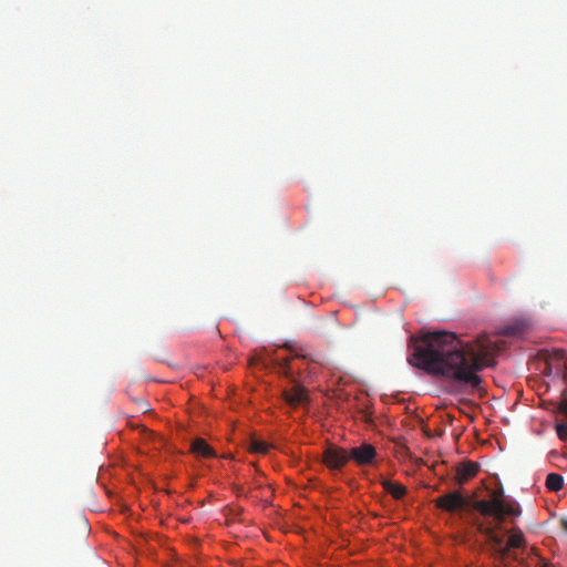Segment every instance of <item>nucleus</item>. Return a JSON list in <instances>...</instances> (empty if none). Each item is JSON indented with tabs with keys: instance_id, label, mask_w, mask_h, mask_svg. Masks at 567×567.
<instances>
[{
	"instance_id": "f03ea898",
	"label": "nucleus",
	"mask_w": 567,
	"mask_h": 567,
	"mask_svg": "<svg viewBox=\"0 0 567 567\" xmlns=\"http://www.w3.org/2000/svg\"><path fill=\"white\" fill-rule=\"evenodd\" d=\"M473 508L485 517H493L494 524H477V529L486 536L492 551L502 548L504 538L496 533L506 516L517 517L522 514L519 505L503 498L502 493L494 492L489 499H480L473 504Z\"/></svg>"
},
{
	"instance_id": "6ab92c4d",
	"label": "nucleus",
	"mask_w": 567,
	"mask_h": 567,
	"mask_svg": "<svg viewBox=\"0 0 567 567\" xmlns=\"http://www.w3.org/2000/svg\"><path fill=\"white\" fill-rule=\"evenodd\" d=\"M551 371V368L549 364H546L545 373L549 374Z\"/></svg>"
},
{
	"instance_id": "1a4fd4ad",
	"label": "nucleus",
	"mask_w": 567,
	"mask_h": 567,
	"mask_svg": "<svg viewBox=\"0 0 567 567\" xmlns=\"http://www.w3.org/2000/svg\"><path fill=\"white\" fill-rule=\"evenodd\" d=\"M381 484L384 491L391 494L395 499H401L406 495V487L400 483L383 480Z\"/></svg>"
},
{
	"instance_id": "39448f33",
	"label": "nucleus",
	"mask_w": 567,
	"mask_h": 567,
	"mask_svg": "<svg viewBox=\"0 0 567 567\" xmlns=\"http://www.w3.org/2000/svg\"><path fill=\"white\" fill-rule=\"evenodd\" d=\"M349 457L358 466H371L375 463L378 452L370 443H362L359 446L349 449Z\"/></svg>"
},
{
	"instance_id": "6e6552de",
	"label": "nucleus",
	"mask_w": 567,
	"mask_h": 567,
	"mask_svg": "<svg viewBox=\"0 0 567 567\" xmlns=\"http://www.w3.org/2000/svg\"><path fill=\"white\" fill-rule=\"evenodd\" d=\"M190 453L197 457H214L216 456L214 450L207 444L204 439H194L190 444Z\"/></svg>"
},
{
	"instance_id": "20e7f679",
	"label": "nucleus",
	"mask_w": 567,
	"mask_h": 567,
	"mask_svg": "<svg viewBox=\"0 0 567 567\" xmlns=\"http://www.w3.org/2000/svg\"><path fill=\"white\" fill-rule=\"evenodd\" d=\"M324 465L332 472H340L350 461L349 450L330 444L322 453Z\"/></svg>"
},
{
	"instance_id": "aec40b11",
	"label": "nucleus",
	"mask_w": 567,
	"mask_h": 567,
	"mask_svg": "<svg viewBox=\"0 0 567 567\" xmlns=\"http://www.w3.org/2000/svg\"><path fill=\"white\" fill-rule=\"evenodd\" d=\"M543 567H548V566L546 564H544Z\"/></svg>"
},
{
	"instance_id": "a211bd4d",
	"label": "nucleus",
	"mask_w": 567,
	"mask_h": 567,
	"mask_svg": "<svg viewBox=\"0 0 567 567\" xmlns=\"http://www.w3.org/2000/svg\"><path fill=\"white\" fill-rule=\"evenodd\" d=\"M560 524H561V526H563L564 530H566V532H567V518H563V519L560 520Z\"/></svg>"
},
{
	"instance_id": "dca6fc26",
	"label": "nucleus",
	"mask_w": 567,
	"mask_h": 567,
	"mask_svg": "<svg viewBox=\"0 0 567 567\" xmlns=\"http://www.w3.org/2000/svg\"><path fill=\"white\" fill-rule=\"evenodd\" d=\"M138 411L146 412L148 410V403L143 398L134 399Z\"/></svg>"
},
{
	"instance_id": "7ed1b4c3",
	"label": "nucleus",
	"mask_w": 567,
	"mask_h": 567,
	"mask_svg": "<svg viewBox=\"0 0 567 567\" xmlns=\"http://www.w3.org/2000/svg\"><path fill=\"white\" fill-rule=\"evenodd\" d=\"M278 365L280 372L295 382L290 390L284 391L286 402L292 406L305 403L308 400L307 390L300 383L296 382L295 369L292 367L291 359H282L278 362Z\"/></svg>"
},
{
	"instance_id": "ddd939ff",
	"label": "nucleus",
	"mask_w": 567,
	"mask_h": 567,
	"mask_svg": "<svg viewBox=\"0 0 567 567\" xmlns=\"http://www.w3.org/2000/svg\"><path fill=\"white\" fill-rule=\"evenodd\" d=\"M269 449H270V445H269V444H267V443H266V442H264V441H260V440H256V439H255V440H252V441L250 442V450H251V452H254V453L262 454V455H264V454H267V453H268Z\"/></svg>"
},
{
	"instance_id": "f3484780",
	"label": "nucleus",
	"mask_w": 567,
	"mask_h": 567,
	"mask_svg": "<svg viewBox=\"0 0 567 567\" xmlns=\"http://www.w3.org/2000/svg\"><path fill=\"white\" fill-rule=\"evenodd\" d=\"M556 411L567 416V399H564L561 402L557 404Z\"/></svg>"
},
{
	"instance_id": "0eeeda50",
	"label": "nucleus",
	"mask_w": 567,
	"mask_h": 567,
	"mask_svg": "<svg viewBox=\"0 0 567 567\" xmlns=\"http://www.w3.org/2000/svg\"><path fill=\"white\" fill-rule=\"evenodd\" d=\"M478 470V464L471 461L458 464L456 466L455 482L458 485L465 484L477 474Z\"/></svg>"
},
{
	"instance_id": "f8f14e48",
	"label": "nucleus",
	"mask_w": 567,
	"mask_h": 567,
	"mask_svg": "<svg viewBox=\"0 0 567 567\" xmlns=\"http://www.w3.org/2000/svg\"><path fill=\"white\" fill-rule=\"evenodd\" d=\"M525 544V539L520 529L514 530V533L509 536L507 545L511 548H520Z\"/></svg>"
},
{
	"instance_id": "423d86ee",
	"label": "nucleus",
	"mask_w": 567,
	"mask_h": 567,
	"mask_svg": "<svg viewBox=\"0 0 567 567\" xmlns=\"http://www.w3.org/2000/svg\"><path fill=\"white\" fill-rule=\"evenodd\" d=\"M435 505L440 509L452 513L464 508L467 505V499L460 492L455 491L436 498Z\"/></svg>"
},
{
	"instance_id": "9d476101",
	"label": "nucleus",
	"mask_w": 567,
	"mask_h": 567,
	"mask_svg": "<svg viewBox=\"0 0 567 567\" xmlns=\"http://www.w3.org/2000/svg\"><path fill=\"white\" fill-rule=\"evenodd\" d=\"M285 348L287 350H289V352L292 354V358L310 360L311 362H316V363L320 362L319 355L313 357L311 354H308V353L305 352L303 348H297V347H293V346L288 344V343L285 344Z\"/></svg>"
},
{
	"instance_id": "4468645a",
	"label": "nucleus",
	"mask_w": 567,
	"mask_h": 567,
	"mask_svg": "<svg viewBox=\"0 0 567 567\" xmlns=\"http://www.w3.org/2000/svg\"><path fill=\"white\" fill-rule=\"evenodd\" d=\"M509 549L511 547H508V545L506 544L505 546L503 545L502 548H497L496 550H494L493 555L496 559L504 560L508 556Z\"/></svg>"
},
{
	"instance_id": "f257e3e1",
	"label": "nucleus",
	"mask_w": 567,
	"mask_h": 567,
	"mask_svg": "<svg viewBox=\"0 0 567 567\" xmlns=\"http://www.w3.org/2000/svg\"><path fill=\"white\" fill-rule=\"evenodd\" d=\"M498 348L487 334L463 341L446 331L429 332L414 341L411 365L445 378L464 390H478L483 382L480 372L494 364Z\"/></svg>"
},
{
	"instance_id": "2eb2a0df",
	"label": "nucleus",
	"mask_w": 567,
	"mask_h": 567,
	"mask_svg": "<svg viewBox=\"0 0 567 567\" xmlns=\"http://www.w3.org/2000/svg\"><path fill=\"white\" fill-rule=\"evenodd\" d=\"M556 433L561 441H567V423H557Z\"/></svg>"
},
{
	"instance_id": "9b49d317",
	"label": "nucleus",
	"mask_w": 567,
	"mask_h": 567,
	"mask_svg": "<svg viewBox=\"0 0 567 567\" xmlns=\"http://www.w3.org/2000/svg\"><path fill=\"white\" fill-rule=\"evenodd\" d=\"M564 478L560 474L549 473L546 477V487L551 492H558L563 488Z\"/></svg>"
}]
</instances>
